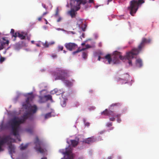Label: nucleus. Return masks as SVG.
Listing matches in <instances>:
<instances>
[{
  "mask_svg": "<svg viewBox=\"0 0 159 159\" xmlns=\"http://www.w3.org/2000/svg\"><path fill=\"white\" fill-rule=\"evenodd\" d=\"M34 96L31 94L28 97L26 100L27 104H23V106L25 107L26 111L20 118L15 116L11 119L8 124L11 129L12 132L14 135H19V132L21 124L24 123L28 118L29 116L35 113L37 110V108L35 105L31 106L29 104L30 101H32Z\"/></svg>",
  "mask_w": 159,
  "mask_h": 159,
  "instance_id": "nucleus-1",
  "label": "nucleus"
},
{
  "mask_svg": "<svg viewBox=\"0 0 159 159\" xmlns=\"http://www.w3.org/2000/svg\"><path fill=\"white\" fill-rule=\"evenodd\" d=\"M151 39L150 38L147 39L143 38L142 39L140 44L138 47V48L133 49L131 51L128 52L125 56H121L120 52H117V54L114 56L113 61L114 64H118L119 63V59L122 60L127 59L129 61V64L130 65H132L131 59L134 57V55L138 54L142 49L144 48L146 44L150 43Z\"/></svg>",
  "mask_w": 159,
  "mask_h": 159,
  "instance_id": "nucleus-2",
  "label": "nucleus"
},
{
  "mask_svg": "<svg viewBox=\"0 0 159 159\" xmlns=\"http://www.w3.org/2000/svg\"><path fill=\"white\" fill-rule=\"evenodd\" d=\"M87 2V1L85 0H71L70 5L71 8L70 11H68V14L72 18L75 17V12L80 8V5L82 4L84 5Z\"/></svg>",
  "mask_w": 159,
  "mask_h": 159,
  "instance_id": "nucleus-3",
  "label": "nucleus"
},
{
  "mask_svg": "<svg viewBox=\"0 0 159 159\" xmlns=\"http://www.w3.org/2000/svg\"><path fill=\"white\" fill-rule=\"evenodd\" d=\"M144 0H133L130 2L129 7L128 9L130 11L131 15L134 16L139 8V6L144 3Z\"/></svg>",
  "mask_w": 159,
  "mask_h": 159,
  "instance_id": "nucleus-4",
  "label": "nucleus"
},
{
  "mask_svg": "<svg viewBox=\"0 0 159 159\" xmlns=\"http://www.w3.org/2000/svg\"><path fill=\"white\" fill-rule=\"evenodd\" d=\"M52 75L55 80H61L64 81L67 76V71L63 69H58L55 71L52 72Z\"/></svg>",
  "mask_w": 159,
  "mask_h": 159,
  "instance_id": "nucleus-5",
  "label": "nucleus"
},
{
  "mask_svg": "<svg viewBox=\"0 0 159 159\" xmlns=\"http://www.w3.org/2000/svg\"><path fill=\"white\" fill-rule=\"evenodd\" d=\"M34 143L35 144L34 148L37 152L43 153L47 151L44 143L42 141H40L37 137L35 139Z\"/></svg>",
  "mask_w": 159,
  "mask_h": 159,
  "instance_id": "nucleus-6",
  "label": "nucleus"
},
{
  "mask_svg": "<svg viewBox=\"0 0 159 159\" xmlns=\"http://www.w3.org/2000/svg\"><path fill=\"white\" fill-rule=\"evenodd\" d=\"M65 152L63 153L64 155V158L65 159H73L74 156L72 153V148L70 146L66 148Z\"/></svg>",
  "mask_w": 159,
  "mask_h": 159,
  "instance_id": "nucleus-7",
  "label": "nucleus"
},
{
  "mask_svg": "<svg viewBox=\"0 0 159 159\" xmlns=\"http://www.w3.org/2000/svg\"><path fill=\"white\" fill-rule=\"evenodd\" d=\"M9 43V41L7 37H2L0 39V50L4 48L6 45H8Z\"/></svg>",
  "mask_w": 159,
  "mask_h": 159,
  "instance_id": "nucleus-8",
  "label": "nucleus"
},
{
  "mask_svg": "<svg viewBox=\"0 0 159 159\" xmlns=\"http://www.w3.org/2000/svg\"><path fill=\"white\" fill-rule=\"evenodd\" d=\"M65 46L67 49L70 51H72L77 48V45L73 43H66Z\"/></svg>",
  "mask_w": 159,
  "mask_h": 159,
  "instance_id": "nucleus-9",
  "label": "nucleus"
},
{
  "mask_svg": "<svg viewBox=\"0 0 159 159\" xmlns=\"http://www.w3.org/2000/svg\"><path fill=\"white\" fill-rule=\"evenodd\" d=\"M10 139L11 137L7 136L0 140V151L3 150L2 148V146L6 143H7L8 141L10 140Z\"/></svg>",
  "mask_w": 159,
  "mask_h": 159,
  "instance_id": "nucleus-10",
  "label": "nucleus"
},
{
  "mask_svg": "<svg viewBox=\"0 0 159 159\" xmlns=\"http://www.w3.org/2000/svg\"><path fill=\"white\" fill-rule=\"evenodd\" d=\"M15 141V140L14 139H12L11 137L10 140L8 141L7 143H7V144L9 145V149L10 153H12L15 152V147L11 143V142H14Z\"/></svg>",
  "mask_w": 159,
  "mask_h": 159,
  "instance_id": "nucleus-11",
  "label": "nucleus"
},
{
  "mask_svg": "<svg viewBox=\"0 0 159 159\" xmlns=\"http://www.w3.org/2000/svg\"><path fill=\"white\" fill-rule=\"evenodd\" d=\"M117 52H116V53L112 56V58L113 59L114 56L116 54H117ZM104 58L107 60L108 62V63L109 64H110L111 63L112 61H113V59H112V58L111 57V56L110 54H108L107 55H106L105 56V57H104ZM113 62H114L113 61Z\"/></svg>",
  "mask_w": 159,
  "mask_h": 159,
  "instance_id": "nucleus-12",
  "label": "nucleus"
},
{
  "mask_svg": "<svg viewBox=\"0 0 159 159\" xmlns=\"http://www.w3.org/2000/svg\"><path fill=\"white\" fill-rule=\"evenodd\" d=\"M114 112L111 111H108L107 109L102 112L101 113L102 115L113 116Z\"/></svg>",
  "mask_w": 159,
  "mask_h": 159,
  "instance_id": "nucleus-13",
  "label": "nucleus"
},
{
  "mask_svg": "<svg viewBox=\"0 0 159 159\" xmlns=\"http://www.w3.org/2000/svg\"><path fill=\"white\" fill-rule=\"evenodd\" d=\"M95 141V139L93 137H90L86 139L83 141V142H84L88 144H89L93 142H94Z\"/></svg>",
  "mask_w": 159,
  "mask_h": 159,
  "instance_id": "nucleus-14",
  "label": "nucleus"
},
{
  "mask_svg": "<svg viewBox=\"0 0 159 159\" xmlns=\"http://www.w3.org/2000/svg\"><path fill=\"white\" fill-rule=\"evenodd\" d=\"M85 46L86 47V48H91V46L90 45H88V44L86 45ZM85 49H86V48H83L81 49H80L79 48L76 51L73 52H72V54L73 55H75L77 53L80 52L81 51L84 50Z\"/></svg>",
  "mask_w": 159,
  "mask_h": 159,
  "instance_id": "nucleus-15",
  "label": "nucleus"
},
{
  "mask_svg": "<svg viewBox=\"0 0 159 159\" xmlns=\"http://www.w3.org/2000/svg\"><path fill=\"white\" fill-rule=\"evenodd\" d=\"M76 140H70V142L71 143V144L72 146L73 147H75L77 146L79 143V138H77L76 139Z\"/></svg>",
  "mask_w": 159,
  "mask_h": 159,
  "instance_id": "nucleus-16",
  "label": "nucleus"
},
{
  "mask_svg": "<svg viewBox=\"0 0 159 159\" xmlns=\"http://www.w3.org/2000/svg\"><path fill=\"white\" fill-rule=\"evenodd\" d=\"M136 65L139 67H141L142 66V62L141 59H139L136 60Z\"/></svg>",
  "mask_w": 159,
  "mask_h": 159,
  "instance_id": "nucleus-17",
  "label": "nucleus"
},
{
  "mask_svg": "<svg viewBox=\"0 0 159 159\" xmlns=\"http://www.w3.org/2000/svg\"><path fill=\"white\" fill-rule=\"evenodd\" d=\"M43 98H46L45 101H47L49 100L51 101L52 100V96L50 95H45L43 97H42L41 99H43Z\"/></svg>",
  "mask_w": 159,
  "mask_h": 159,
  "instance_id": "nucleus-18",
  "label": "nucleus"
},
{
  "mask_svg": "<svg viewBox=\"0 0 159 159\" xmlns=\"http://www.w3.org/2000/svg\"><path fill=\"white\" fill-rule=\"evenodd\" d=\"M66 100H67V99H64L61 102V105L63 107H65L66 105Z\"/></svg>",
  "mask_w": 159,
  "mask_h": 159,
  "instance_id": "nucleus-19",
  "label": "nucleus"
},
{
  "mask_svg": "<svg viewBox=\"0 0 159 159\" xmlns=\"http://www.w3.org/2000/svg\"><path fill=\"white\" fill-rule=\"evenodd\" d=\"M18 36L21 39H24L25 38V36L23 34L19 33H18Z\"/></svg>",
  "mask_w": 159,
  "mask_h": 159,
  "instance_id": "nucleus-20",
  "label": "nucleus"
},
{
  "mask_svg": "<svg viewBox=\"0 0 159 159\" xmlns=\"http://www.w3.org/2000/svg\"><path fill=\"white\" fill-rule=\"evenodd\" d=\"M28 144H26L24 145L21 144L20 146V149L21 150H24L25 149L28 147Z\"/></svg>",
  "mask_w": 159,
  "mask_h": 159,
  "instance_id": "nucleus-21",
  "label": "nucleus"
},
{
  "mask_svg": "<svg viewBox=\"0 0 159 159\" xmlns=\"http://www.w3.org/2000/svg\"><path fill=\"white\" fill-rule=\"evenodd\" d=\"M125 75V77H123V79H121V78H119V80H125V81H126L127 80V79L129 77V75L128 74H126Z\"/></svg>",
  "mask_w": 159,
  "mask_h": 159,
  "instance_id": "nucleus-22",
  "label": "nucleus"
},
{
  "mask_svg": "<svg viewBox=\"0 0 159 159\" xmlns=\"http://www.w3.org/2000/svg\"><path fill=\"white\" fill-rule=\"evenodd\" d=\"M88 56L87 53L86 52H83L82 53V57L83 58L85 59L87 58Z\"/></svg>",
  "mask_w": 159,
  "mask_h": 159,
  "instance_id": "nucleus-23",
  "label": "nucleus"
},
{
  "mask_svg": "<svg viewBox=\"0 0 159 159\" xmlns=\"http://www.w3.org/2000/svg\"><path fill=\"white\" fill-rule=\"evenodd\" d=\"M54 42L48 43L47 42H46L43 44V46L46 48L48 47H49V45L52 44H54Z\"/></svg>",
  "mask_w": 159,
  "mask_h": 159,
  "instance_id": "nucleus-24",
  "label": "nucleus"
},
{
  "mask_svg": "<svg viewBox=\"0 0 159 159\" xmlns=\"http://www.w3.org/2000/svg\"><path fill=\"white\" fill-rule=\"evenodd\" d=\"M82 23V20L81 19H80L78 20L77 23V25H78L79 28H80V24H81Z\"/></svg>",
  "mask_w": 159,
  "mask_h": 159,
  "instance_id": "nucleus-25",
  "label": "nucleus"
},
{
  "mask_svg": "<svg viewBox=\"0 0 159 159\" xmlns=\"http://www.w3.org/2000/svg\"><path fill=\"white\" fill-rule=\"evenodd\" d=\"M51 117V113H49L46 114L45 115V119Z\"/></svg>",
  "mask_w": 159,
  "mask_h": 159,
  "instance_id": "nucleus-26",
  "label": "nucleus"
},
{
  "mask_svg": "<svg viewBox=\"0 0 159 159\" xmlns=\"http://www.w3.org/2000/svg\"><path fill=\"white\" fill-rule=\"evenodd\" d=\"M11 36L12 37H14L15 38V39H14V40H15L16 39V38L17 36H18V33H14L12 34H11Z\"/></svg>",
  "mask_w": 159,
  "mask_h": 159,
  "instance_id": "nucleus-27",
  "label": "nucleus"
},
{
  "mask_svg": "<svg viewBox=\"0 0 159 159\" xmlns=\"http://www.w3.org/2000/svg\"><path fill=\"white\" fill-rule=\"evenodd\" d=\"M115 116V117H116L117 118H119L121 116V114H115L114 113L113 114V116Z\"/></svg>",
  "mask_w": 159,
  "mask_h": 159,
  "instance_id": "nucleus-28",
  "label": "nucleus"
},
{
  "mask_svg": "<svg viewBox=\"0 0 159 159\" xmlns=\"http://www.w3.org/2000/svg\"><path fill=\"white\" fill-rule=\"evenodd\" d=\"M5 57H1L0 58V63H2L5 60Z\"/></svg>",
  "mask_w": 159,
  "mask_h": 159,
  "instance_id": "nucleus-29",
  "label": "nucleus"
},
{
  "mask_svg": "<svg viewBox=\"0 0 159 159\" xmlns=\"http://www.w3.org/2000/svg\"><path fill=\"white\" fill-rule=\"evenodd\" d=\"M63 46L61 45H59L58 46V50H61L62 51L63 50Z\"/></svg>",
  "mask_w": 159,
  "mask_h": 159,
  "instance_id": "nucleus-30",
  "label": "nucleus"
},
{
  "mask_svg": "<svg viewBox=\"0 0 159 159\" xmlns=\"http://www.w3.org/2000/svg\"><path fill=\"white\" fill-rule=\"evenodd\" d=\"M84 25V27L83 26H82L81 27V28L82 30L83 31H84L87 27V25L85 24Z\"/></svg>",
  "mask_w": 159,
  "mask_h": 159,
  "instance_id": "nucleus-31",
  "label": "nucleus"
},
{
  "mask_svg": "<svg viewBox=\"0 0 159 159\" xmlns=\"http://www.w3.org/2000/svg\"><path fill=\"white\" fill-rule=\"evenodd\" d=\"M120 105V103H112L111 105V107H114L116 106H118Z\"/></svg>",
  "mask_w": 159,
  "mask_h": 159,
  "instance_id": "nucleus-32",
  "label": "nucleus"
},
{
  "mask_svg": "<svg viewBox=\"0 0 159 159\" xmlns=\"http://www.w3.org/2000/svg\"><path fill=\"white\" fill-rule=\"evenodd\" d=\"M58 12H59V10L58 8H57L56 10V13L55 15V16H57L58 15Z\"/></svg>",
  "mask_w": 159,
  "mask_h": 159,
  "instance_id": "nucleus-33",
  "label": "nucleus"
},
{
  "mask_svg": "<svg viewBox=\"0 0 159 159\" xmlns=\"http://www.w3.org/2000/svg\"><path fill=\"white\" fill-rule=\"evenodd\" d=\"M112 123L111 122H108L107 124V126L108 127L112 126Z\"/></svg>",
  "mask_w": 159,
  "mask_h": 159,
  "instance_id": "nucleus-34",
  "label": "nucleus"
},
{
  "mask_svg": "<svg viewBox=\"0 0 159 159\" xmlns=\"http://www.w3.org/2000/svg\"><path fill=\"white\" fill-rule=\"evenodd\" d=\"M26 131L29 132L31 133L32 132V130L31 129H26Z\"/></svg>",
  "mask_w": 159,
  "mask_h": 159,
  "instance_id": "nucleus-35",
  "label": "nucleus"
},
{
  "mask_svg": "<svg viewBox=\"0 0 159 159\" xmlns=\"http://www.w3.org/2000/svg\"><path fill=\"white\" fill-rule=\"evenodd\" d=\"M109 120L110 121H113L115 120V118L114 117L110 118Z\"/></svg>",
  "mask_w": 159,
  "mask_h": 159,
  "instance_id": "nucleus-36",
  "label": "nucleus"
},
{
  "mask_svg": "<svg viewBox=\"0 0 159 159\" xmlns=\"http://www.w3.org/2000/svg\"><path fill=\"white\" fill-rule=\"evenodd\" d=\"M62 20V18L61 17H59L57 20V22H60Z\"/></svg>",
  "mask_w": 159,
  "mask_h": 159,
  "instance_id": "nucleus-37",
  "label": "nucleus"
},
{
  "mask_svg": "<svg viewBox=\"0 0 159 159\" xmlns=\"http://www.w3.org/2000/svg\"><path fill=\"white\" fill-rule=\"evenodd\" d=\"M14 30L13 29H11L10 33L11 34H12L14 33Z\"/></svg>",
  "mask_w": 159,
  "mask_h": 159,
  "instance_id": "nucleus-38",
  "label": "nucleus"
},
{
  "mask_svg": "<svg viewBox=\"0 0 159 159\" xmlns=\"http://www.w3.org/2000/svg\"><path fill=\"white\" fill-rule=\"evenodd\" d=\"M117 121L119 123H120V122L121 121V120L120 118V117L117 118Z\"/></svg>",
  "mask_w": 159,
  "mask_h": 159,
  "instance_id": "nucleus-39",
  "label": "nucleus"
},
{
  "mask_svg": "<svg viewBox=\"0 0 159 159\" xmlns=\"http://www.w3.org/2000/svg\"><path fill=\"white\" fill-rule=\"evenodd\" d=\"M47 13H48V12H44V13H43V15H42V17H43V16H44L46 15Z\"/></svg>",
  "mask_w": 159,
  "mask_h": 159,
  "instance_id": "nucleus-40",
  "label": "nucleus"
},
{
  "mask_svg": "<svg viewBox=\"0 0 159 159\" xmlns=\"http://www.w3.org/2000/svg\"><path fill=\"white\" fill-rule=\"evenodd\" d=\"M42 17H42V16L41 17H39L38 19V20L39 21H41L42 20Z\"/></svg>",
  "mask_w": 159,
  "mask_h": 159,
  "instance_id": "nucleus-41",
  "label": "nucleus"
},
{
  "mask_svg": "<svg viewBox=\"0 0 159 159\" xmlns=\"http://www.w3.org/2000/svg\"><path fill=\"white\" fill-rule=\"evenodd\" d=\"M52 57L53 58H55L57 57V55L56 54H52Z\"/></svg>",
  "mask_w": 159,
  "mask_h": 159,
  "instance_id": "nucleus-42",
  "label": "nucleus"
},
{
  "mask_svg": "<svg viewBox=\"0 0 159 159\" xmlns=\"http://www.w3.org/2000/svg\"><path fill=\"white\" fill-rule=\"evenodd\" d=\"M85 125L88 126L90 124H89V123L88 122H87V123H85Z\"/></svg>",
  "mask_w": 159,
  "mask_h": 159,
  "instance_id": "nucleus-43",
  "label": "nucleus"
},
{
  "mask_svg": "<svg viewBox=\"0 0 159 159\" xmlns=\"http://www.w3.org/2000/svg\"><path fill=\"white\" fill-rule=\"evenodd\" d=\"M94 0H89V3H92L93 2Z\"/></svg>",
  "mask_w": 159,
  "mask_h": 159,
  "instance_id": "nucleus-44",
  "label": "nucleus"
},
{
  "mask_svg": "<svg viewBox=\"0 0 159 159\" xmlns=\"http://www.w3.org/2000/svg\"><path fill=\"white\" fill-rule=\"evenodd\" d=\"M44 20L46 21V24H48V21H47V20L45 19H44Z\"/></svg>",
  "mask_w": 159,
  "mask_h": 159,
  "instance_id": "nucleus-45",
  "label": "nucleus"
},
{
  "mask_svg": "<svg viewBox=\"0 0 159 159\" xmlns=\"http://www.w3.org/2000/svg\"><path fill=\"white\" fill-rule=\"evenodd\" d=\"M101 58V57L100 56H99L98 58V60L100 61V59Z\"/></svg>",
  "mask_w": 159,
  "mask_h": 159,
  "instance_id": "nucleus-46",
  "label": "nucleus"
},
{
  "mask_svg": "<svg viewBox=\"0 0 159 159\" xmlns=\"http://www.w3.org/2000/svg\"><path fill=\"white\" fill-rule=\"evenodd\" d=\"M107 159H112V157H111V156L109 157H108Z\"/></svg>",
  "mask_w": 159,
  "mask_h": 159,
  "instance_id": "nucleus-47",
  "label": "nucleus"
},
{
  "mask_svg": "<svg viewBox=\"0 0 159 159\" xmlns=\"http://www.w3.org/2000/svg\"><path fill=\"white\" fill-rule=\"evenodd\" d=\"M36 45L38 47H40V45L39 44H38V43L36 44Z\"/></svg>",
  "mask_w": 159,
  "mask_h": 159,
  "instance_id": "nucleus-48",
  "label": "nucleus"
},
{
  "mask_svg": "<svg viewBox=\"0 0 159 159\" xmlns=\"http://www.w3.org/2000/svg\"><path fill=\"white\" fill-rule=\"evenodd\" d=\"M112 1V0H108V3L109 2H110L111 1Z\"/></svg>",
  "mask_w": 159,
  "mask_h": 159,
  "instance_id": "nucleus-49",
  "label": "nucleus"
},
{
  "mask_svg": "<svg viewBox=\"0 0 159 159\" xmlns=\"http://www.w3.org/2000/svg\"><path fill=\"white\" fill-rule=\"evenodd\" d=\"M41 159H47V158L46 157H43Z\"/></svg>",
  "mask_w": 159,
  "mask_h": 159,
  "instance_id": "nucleus-50",
  "label": "nucleus"
},
{
  "mask_svg": "<svg viewBox=\"0 0 159 159\" xmlns=\"http://www.w3.org/2000/svg\"><path fill=\"white\" fill-rule=\"evenodd\" d=\"M85 44V43H82V44H81V45L82 46H84V45Z\"/></svg>",
  "mask_w": 159,
  "mask_h": 159,
  "instance_id": "nucleus-51",
  "label": "nucleus"
},
{
  "mask_svg": "<svg viewBox=\"0 0 159 159\" xmlns=\"http://www.w3.org/2000/svg\"><path fill=\"white\" fill-rule=\"evenodd\" d=\"M34 41H33V40H32V41H31V43H33V44L34 43Z\"/></svg>",
  "mask_w": 159,
  "mask_h": 159,
  "instance_id": "nucleus-52",
  "label": "nucleus"
},
{
  "mask_svg": "<svg viewBox=\"0 0 159 159\" xmlns=\"http://www.w3.org/2000/svg\"><path fill=\"white\" fill-rule=\"evenodd\" d=\"M43 6V7L44 8H46L45 5H44Z\"/></svg>",
  "mask_w": 159,
  "mask_h": 159,
  "instance_id": "nucleus-53",
  "label": "nucleus"
},
{
  "mask_svg": "<svg viewBox=\"0 0 159 159\" xmlns=\"http://www.w3.org/2000/svg\"><path fill=\"white\" fill-rule=\"evenodd\" d=\"M56 89H55L53 91L55 92L56 93H57V92H56Z\"/></svg>",
  "mask_w": 159,
  "mask_h": 159,
  "instance_id": "nucleus-54",
  "label": "nucleus"
},
{
  "mask_svg": "<svg viewBox=\"0 0 159 159\" xmlns=\"http://www.w3.org/2000/svg\"><path fill=\"white\" fill-rule=\"evenodd\" d=\"M71 33H72V34H75V33L73 32V31H71Z\"/></svg>",
  "mask_w": 159,
  "mask_h": 159,
  "instance_id": "nucleus-55",
  "label": "nucleus"
},
{
  "mask_svg": "<svg viewBox=\"0 0 159 159\" xmlns=\"http://www.w3.org/2000/svg\"><path fill=\"white\" fill-rule=\"evenodd\" d=\"M63 52H64V53H66V51H65V50H64V51H63Z\"/></svg>",
  "mask_w": 159,
  "mask_h": 159,
  "instance_id": "nucleus-56",
  "label": "nucleus"
},
{
  "mask_svg": "<svg viewBox=\"0 0 159 159\" xmlns=\"http://www.w3.org/2000/svg\"><path fill=\"white\" fill-rule=\"evenodd\" d=\"M113 128H114L113 127H112L111 128V129L110 130L113 129Z\"/></svg>",
  "mask_w": 159,
  "mask_h": 159,
  "instance_id": "nucleus-57",
  "label": "nucleus"
},
{
  "mask_svg": "<svg viewBox=\"0 0 159 159\" xmlns=\"http://www.w3.org/2000/svg\"><path fill=\"white\" fill-rule=\"evenodd\" d=\"M18 139L19 141H20V138H18Z\"/></svg>",
  "mask_w": 159,
  "mask_h": 159,
  "instance_id": "nucleus-58",
  "label": "nucleus"
},
{
  "mask_svg": "<svg viewBox=\"0 0 159 159\" xmlns=\"http://www.w3.org/2000/svg\"><path fill=\"white\" fill-rule=\"evenodd\" d=\"M82 36H83V37H84V34H82Z\"/></svg>",
  "mask_w": 159,
  "mask_h": 159,
  "instance_id": "nucleus-59",
  "label": "nucleus"
},
{
  "mask_svg": "<svg viewBox=\"0 0 159 159\" xmlns=\"http://www.w3.org/2000/svg\"><path fill=\"white\" fill-rule=\"evenodd\" d=\"M102 133H102V132H100V134H102Z\"/></svg>",
  "mask_w": 159,
  "mask_h": 159,
  "instance_id": "nucleus-60",
  "label": "nucleus"
},
{
  "mask_svg": "<svg viewBox=\"0 0 159 159\" xmlns=\"http://www.w3.org/2000/svg\"><path fill=\"white\" fill-rule=\"evenodd\" d=\"M127 83V82H125V84H126V83Z\"/></svg>",
  "mask_w": 159,
  "mask_h": 159,
  "instance_id": "nucleus-61",
  "label": "nucleus"
},
{
  "mask_svg": "<svg viewBox=\"0 0 159 159\" xmlns=\"http://www.w3.org/2000/svg\"><path fill=\"white\" fill-rule=\"evenodd\" d=\"M56 95H59V94H56Z\"/></svg>",
  "mask_w": 159,
  "mask_h": 159,
  "instance_id": "nucleus-62",
  "label": "nucleus"
},
{
  "mask_svg": "<svg viewBox=\"0 0 159 159\" xmlns=\"http://www.w3.org/2000/svg\"><path fill=\"white\" fill-rule=\"evenodd\" d=\"M154 0H152V1H154Z\"/></svg>",
  "mask_w": 159,
  "mask_h": 159,
  "instance_id": "nucleus-63",
  "label": "nucleus"
},
{
  "mask_svg": "<svg viewBox=\"0 0 159 159\" xmlns=\"http://www.w3.org/2000/svg\"><path fill=\"white\" fill-rule=\"evenodd\" d=\"M61 159H63V158H62Z\"/></svg>",
  "mask_w": 159,
  "mask_h": 159,
  "instance_id": "nucleus-64",
  "label": "nucleus"
}]
</instances>
